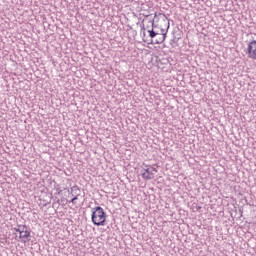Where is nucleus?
<instances>
[{
    "mask_svg": "<svg viewBox=\"0 0 256 256\" xmlns=\"http://www.w3.org/2000/svg\"><path fill=\"white\" fill-rule=\"evenodd\" d=\"M143 35H144V37H145V32H143Z\"/></svg>",
    "mask_w": 256,
    "mask_h": 256,
    "instance_id": "obj_12",
    "label": "nucleus"
},
{
    "mask_svg": "<svg viewBox=\"0 0 256 256\" xmlns=\"http://www.w3.org/2000/svg\"><path fill=\"white\" fill-rule=\"evenodd\" d=\"M144 171L145 172L142 173L143 179H146L147 181H151V179L154 178L155 173H157V168L150 167V168H146Z\"/></svg>",
    "mask_w": 256,
    "mask_h": 256,
    "instance_id": "obj_4",
    "label": "nucleus"
},
{
    "mask_svg": "<svg viewBox=\"0 0 256 256\" xmlns=\"http://www.w3.org/2000/svg\"><path fill=\"white\" fill-rule=\"evenodd\" d=\"M77 199H79V196H75L70 203H72L73 205H77Z\"/></svg>",
    "mask_w": 256,
    "mask_h": 256,
    "instance_id": "obj_9",
    "label": "nucleus"
},
{
    "mask_svg": "<svg viewBox=\"0 0 256 256\" xmlns=\"http://www.w3.org/2000/svg\"><path fill=\"white\" fill-rule=\"evenodd\" d=\"M148 33L151 39H155V37H157V35L159 34V32L155 31L153 28L151 30H148Z\"/></svg>",
    "mask_w": 256,
    "mask_h": 256,
    "instance_id": "obj_7",
    "label": "nucleus"
},
{
    "mask_svg": "<svg viewBox=\"0 0 256 256\" xmlns=\"http://www.w3.org/2000/svg\"><path fill=\"white\" fill-rule=\"evenodd\" d=\"M72 196L75 195V197H79L81 195V191L79 190L78 186H73L71 188Z\"/></svg>",
    "mask_w": 256,
    "mask_h": 256,
    "instance_id": "obj_6",
    "label": "nucleus"
},
{
    "mask_svg": "<svg viewBox=\"0 0 256 256\" xmlns=\"http://www.w3.org/2000/svg\"><path fill=\"white\" fill-rule=\"evenodd\" d=\"M152 27H155V23L152 22Z\"/></svg>",
    "mask_w": 256,
    "mask_h": 256,
    "instance_id": "obj_11",
    "label": "nucleus"
},
{
    "mask_svg": "<svg viewBox=\"0 0 256 256\" xmlns=\"http://www.w3.org/2000/svg\"><path fill=\"white\" fill-rule=\"evenodd\" d=\"M20 239H26V241H31V232L29 230H26L19 236Z\"/></svg>",
    "mask_w": 256,
    "mask_h": 256,
    "instance_id": "obj_5",
    "label": "nucleus"
},
{
    "mask_svg": "<svg viewBox=\"0 0 256 256\" xmlns=\"http://www.w3.org/2000/svg\"><path fill=\"white\" fill-rule=\"evenodd\" d=\"M162 23L166 28H161V33L158 32V35L156 36L155 43H157L158 45L163 43V41H165V39L167 38V31H169V27L171 25L169 23V20L165 16L162 19Z\"/></svg>",
    "mask_w": 256,
    "mask_h": 256,
    "instance_id": "obj_2",
    "label": "nucleus"
},
{
    "mask_svg": "<svg viewBox=\"0 0 256 256\" xmlns=\"http://www.w3.org/2000/svg\"><path fill=\"white\" fill-rule=\"evenodd\" d=\"M14 230L16 231V233H19V226L18 228H14Z\"/></svg>",
    "mask_w": 256,
    "mask_h": 256,
    "instance_id": "obj_10",
    "label": "nucleus"
},
{
    "mask_svg": "<svg viewBox=\"0 0 256 256\" xmlns=\"http://www.w3.org/2000/svg\"><path fill=\"white\" fill-rule=\"evenodd\" d=\"M246 54L249 59H254L256 61V40H252L248 43Z\"/></svg>",
    "mask_w": 256,
    "mask_h": 256,
    "instance_id": "obj_3",
    "label": "nucleus"
},
{
    "mask_svg": "<svg viewBox=\"0 0 256 256\" xmlns=\"http://www.w3.org/2000/svg\"><path fill=\"white\" fill-rule=\"evenodd\" d=\"M91 219L93 225H96V227H103V225H105V222L107 221V214L101 206H96L92 208Z\"/></svg>",
    "mask_w": 256,
    "mask_h": 256,
    "instance_id": "obj_1",
    "label": "nucleus"
},
{
    "mask_svg": "<svg viewBox=\"0 0 256 256\" xmlns=\"http://www.w3.org/2000/svg\"><path fill=\"white\" fill-rule=\"evenodd\" d=\"M27 230V226L26 225H20L19 226V235H21L22 233H24Z\"/></svg>",
    "mask_w": 256,
    "mask_h": 256,
    "instance_id": "obj_8",
    "label": "nucleus"
}]
</instances>
